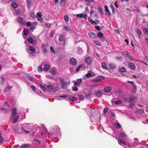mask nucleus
Returning a JSON list of instances; mask_svg holds the SVG:
<instances>
[{"instance_id": "bb28decb", "label": "nucleus", "mask_w": 148, "mask_h": 148, "mask_svg": "<svg viewBox=\"0 0 148 148\" xmlns=\"http://www.w3.org/2000/svg\"><path fill=\"white\" fill-rule=\"evenodd\" d=\"M102 94V92L101 91H99L95 94V95L97 97H100L101 96Z\"/></svg>"}, {"instance_id": "473e14b6", "label": "nucleus", "mask_w": 148, "mask_h": 148, "mask_svg": "<svg viewBox=\"0 0 148 148\" xmlns=\"http://www.w3.org/2000/svg\"><path fill=\"white\" fill-rule=\"evenodd\" d=\"M92 72L91 71H89L88 73L86 75V76L87 77H91L92 76L91 73Z\"/></svg>"}, {"instance_id": "b1692460", "label": "nucleus", "mask_w": 148, "mask_h": 148, "mask_svg": "<svg viewBox=\"0 0 148 148\" xmlns=\"http://www.w3.org/2000/svg\"><path fill=\"white\" fill-rule=\"evenodd\" d=\"M89 37L92 38H94L96 36V34L93 32H90L88 33Z\"/></svg>"}, {"instance_id": "f8f14e48", "label": "nucleus", "mask_w": 148, "mask_h": 148, "mask_svg": "<svg viewBox=\"0 0 148 148\" xmlns=\"http://www.w3.org/2000/svg\"><path fill=\"white\" fill-rule=\"evenodd\" d=\"M116 123H114V125L115 129H117L120 128L121 131L122 130V128H121V125L118 123L117 120H116Z\"/></svg>"}, {"instance_id": "4468645a", "label": "nucleus", "mask_w": 148, "mask_h": 148, "mask_svg": "<svg viewBox=\"0 0 148 148\" xmlns=\"http://www.w3.org/2000/svg\"><path fill=\"white\" fill-rule=\"evenodd\" d=\"M17 108L16 107L13 108L12 110V113L10 115L11 117H12V116H14L17 114L16 113Z\"/></svg>"}, {"instance_id": "c9c22d12", "label": "nucleus", "mask_w": 148, "mask_h": 148, "mask_svg": "<svg viewBox=\"0 0 148 148\" xmlns=\"http://www.w3.org/2000/svg\"><path fill=\"white\" fill-rule=\"evenodd\" d=\"M69 99L73 101H76L77 99V97H70L69 98Z\"/></svg>"}, {"instance_id": "49530a36", "label": "nucleus", "mask_w": 148, "mask_h": 148, "mask_svg": "<svg viewBox=\"0 0 148 148\" xmlns=\"http://www.w3.org/2000/svg\"><path fill=\"white\" fill-rule=\"evenodd\" d=\"M64 19L65 21L67 23L68 22L69 20V19L68 18V16L67 15H65L64 17Z\"/></svg>"}, {"instance_id": "6e6d98bb", "label": "nucleus", "mask_w": 148, "mask_h": 148, "mask_svg": "<svg viewBox=\"0 0 148 148\" xmlns=\"http://www.w3.org/2000/svg\"><path fill=\"white\" fill-rule=\"evenodd\" d=\"M76 15L77 17L80 18H82L83 16V14L81 13L79 14H76Z\"/></svg>"}, {"instance_id": "2f4dec72", "label": "nucleus", "mask_w": 148, "mask_h": 148, "mask_svg": "<svg viewBox=\"0 0 148 148\" xmlns=\"http://www.w3.org/2000/svg\"><path fill=\"white\" fill-rule=\"evenodd\" d=\"M56 68L55 67H53L50 71V72L53 75H54L56 73Z\"/></svg>"}, {"instance_id": "774afa93", "label": "nucleus", "mask_w": 148, "mask_h": 148, "mask_svg": "<svg viewBox=\"0 0 148 148\" xmlns=\"http://www.w3.org/2000/svg\"><path fill=\"white\" fill-rule=\"evenodd\" d=\"M64 29L66 30L67 31L70 30V29L68 27L64 25Z\"/></svg>"}, {"instance_id": "680f3d73", "label": "nucleus", "mask_w": 148, "mask_h": 148, "mask_svg": "<svg viewBox=\"0 0 148 148\" xmlns=\"http://www.w3.org/2000/svg\"><path fill=\"white\" fill-rule=\"evenodd\" d=\"M94 42L98 46H100V43L98 41L95 40L94 41Z\"/></svg>"}, {"instance_id": "0eeeda50", "label": "nucleus", "mask_w": 148, "mask_h": 148, "mask_svg": "<svg viewBox=\"0 0 148 148\" xmlns=\"http://www.w3.org/2000/svg\"><path fill=\"white\" fill-rule=\"evenodd\" d=\"M100 117L99 115H97V116H95V117L94 116L92 117V114L89 115V117L91 121L93 122L94 121L96 122H99L100 120Z\"/></svg>"}, {"instance_id": "e433bc0d", "label": "nucleus", "mask_w": 148, "mask_h": 148, "mask_svg": "<svg viewBox=\"0 0 148 148\" xmlns=\"http://www.w3.org/2000/svg\"><path fill=\"white\" fill-rule=\"evenodd\" d=\"M101 67L102 68L108 70V68L106 66V64L104 62H103L101 64Z\"/></svg>"}, {"instance_id": "5fc2aeb1", "label": "nucleus", "mask_w": 148, "mask_h": 148, "mask_svg": "<svg viewBox=\"0 0 148 148\" xmlns=\"http://www.w3.org/2000/svg\"><path fill=\"white\" fill-rule=\"evenodd\" d=\"M144 110L143 109H140L138 110V112L139 114H142L144 113Z\"/></svg>"}, {"instance_id": "a19ab883", "label": "nucleus", "mask_w": 148, "mask_h": 148, "mask_svg": "<svg viewBox=\"0 0 148 148\" xmlns=\"http://www.w3.org/2000/svg\"><path fill=\"white\" fill-rule=\"evenodd\" d=\"M122 103V101L120 100H117L114 101V103L115 105H118L121 104Z\"/></svg>"}, {"instance_id": "72a5a7b5", "label": "nucleus", "mask_w": 148, "mask_h": 148, "mask_svg": "<svg viewBox=\"0 0 148 148\" xmlns=\"http://www.w3.org/2000/svg\"><path fill=\"white\" fill-rule=\"evenodd\" d=\"M29 146V145L28 144H24L23 145H21L20 148H28Z\"/></svg>"}, {"instance_id": "e2e57ef3", "label": "nucleus", "mask_w": 148, "mask_h": 148, "mask_svg": "<svg viewBox=\"0 0 148 148\" xmlns=\"http://www.w3.org/2000/svg\"><path fill=\"white\" fill-rule=\"evenodd\" d=\"M21 130L22 131L25 132L26 134L29 133V132H30V131H29L27 130L24 129L23 128H22Z\"/></svg>"}, {"instance_id": "6e6552de", "label": "nucleus", "mask_w": 148, "mask_h": 148, "mask_svg": "<svg viewBox=\"0 0 148 148\" xmlns=\"http://www.w3.org/2000/svg\"><path fill=\"white\" fill-rule=\"evenodd\" d=\"M104 77L102 75H99L97 77L94 78L92 80V81L93 82H99L101 81L102 80L104 79Z\"/></svg>"}, {"instance_id": "f03ea898", "label": "nucleus", "mask_w": 148, "mask_h": 148, "mask_svg": "<svg viewBox=\"0 0 148 148\" xmlns=\"http://www.w3.org/2000/svg\"><path fill=\"white\" fill-rule=\"evenodd\" d=\"M61 133L60 128L57 125L53 126L51 129L49 133H48V138H49L53 139L58 138L60 136Z\"/></svg>"}, {"instance_id": "412c9836", "label": "nucleus", "mask_w": 148, "mask_h": 148, "mask_svg": "<svg viewBox=\"0 0 148 148\" xmlns=\"http://www.w3.org/2000/svg\"><path fill=\"white\" fill-rule=\"evenodd\" d=\"M109 67L110 70H113L116 69V65L113 64H109Z\"/></svg>"}, {"instance_id": "aec40b11", "label": "nucleus", "mask_w": 148, "mask_h": 148, "mask_svg": "<svg viewBox=\"0 0 148 148\" xmlns=\"http://www.w3.org/2000/svg\"><path fill=\"white\" fill-rule=\"evenodd\" d=\"M26 3L28 8L30 9V7L33 5V2L31 0H26Z\"/></svg>"}, {"instance_id": "de8ad7c7", "label": "nucleus", "mask_w": 148, "mask_h": 148, "mask_svg": "<svg viewBox=\"0 0 148 148\" xmlns=\"http://www.w3.org/2000/svg\"><path fill=\"white\" fill-rule=\"evenodd\" d=\"M108 110V108L107 107L105 108L103 110V112L104 115H106Z\"/></svg>"}, {"instance_id": "20e7f679", "label": "nucleus", "mask_w": 148, "mask_h": 148, "mask_svg": "<svg viewBox=\"0 0 148 148\" xmlns=\"http://www.w3.org/2000/svg\"><path fill=\"white\" fill-rule=\"evenodd\" d=\"M120 136L121 138H120L118 139V143L121 145L122 146H125L126 145V143L123 141V140H125L127 138V136L125 133L123 132H122L120 134Z\"/></svg>"}, {"instance_id": "a878e982", "label": "nucleus", "mask_w": 148, "mask_h": 148, "mask_svg": "<svg viewBox=\"0 0 148 148\" xmlns=\"http://www.w3.org/2000/svg\"><path fill=\"white\" fill-rule=\"evenodd\" d=\"M129 98L130 102H132L135 101L136 99V97L133 96H132Z\"/></svg>"}, {"instance_id": "f257e3e1", "label": "nucleus", "mask_w": 148, "mask_h": 148, "mask_svg": "<svg viewBox=\"0 0 148 148\" xmlns=\"http://www.w3.org/2000/svg\"><path fill=\"white\" fill-rule=\"evenodd\" d=\"M23 125L26 127V128H28L30 132L32 133H30L31 135L34 136L36 133V132L38 130L40 131V129L42 128L43 130L41 133V135L42 136L45 135L47 133V131L46 127L44 124H41L39 126L36 125H35L34 126H32V125L28 123H26L24 124Z\"/></svg>"}, {"instance_id": "052dcab7", "label": "nucleus", "mask_w": 148, "mask_h": 148, "mask_svg": "<svg viewBox=\"0 0 148 148\" xmlns=\"http://www.w3.org/2000/svg\"><path fill=\"white\" fill-rule=\"evenodd\" d=\"M4 140L3 138L1 136V133L0 132V143H1Z\"/></svg>"}, {"instance_id": "39448f33", "label": "nucleus", "mask_w": 148, "mask_h": 148, "mask_svg": "<svg viewBox=\"0 0 148 148\" xmlns=\"http://www.w3.org/2000/svg\"><path fill=\"white\" fill-rule=\"evenodd\" d=\"M56 81L60 80V82L62 83V89H65L66 88V86L67 84V82L65 81L64 79L60 78V77H57L56 79ZM56 82H58L56 81Z\"/></svg>"}, {"instance_id": "4be33fe9", "label": "nucleus", "mask_w": 148, "mask_h": 148, "mask_svg": "<svg viewBox=\"0 0 148 148\" xmlns=\"http://www.w3.org/2000/svg\"><path fill=\"white\" fill-rule=\"evenodd\" d=\"M128 66L131 69L134 70L135 69L136 66L133 63H129L128 64Z\"/></svg>"}, {"instance_id": "6ab92c4d", "label": "nucleus", "mask_w": 148, "mask_h": 148, "mask_svg": "<svg viewBox=\"0 0 148 148\" xmlns=\"http://www.w3.org/2000/svg\"><path fill=\"white\" fill-rule=\"evenodd\" d=\"M85 62L87 65L90 64L92 62V60L90 57H88L86 58L85 60Z\"/></svg>"}, {"instance_id": "09e8293b", "label": "nucleus", "mask_w": 148, "mask_h": 148, "mask_svg": "<svg viewBox=\"0 0 148 148\" xmlns=\"http://www.w3.org/2000/svg\"><path fill=\"white\" fill-rule=\"evenodd\" d=\"M65 1L66 0H60V5L61 6L64 5Z\"/></svg>"}, {"instance_id": "c85d7f7f", "label": "nucleus", "mask_w": 148, "mask_h": 148, "mask_svg": "<svg viewBox=\"0 0 148 148\" xmlns=\"http://www.w3.org/2000/svg\"><path fill=\"white\" fill-rule=\"evenodd\" d=\"M12 88V87L9 86H8L5 87L4 90V92H7L10 91Z\"/></svg>"}, {"instance_id": "58836bf2", "label": "nucleus", "mask_w": 148, "mask_h": 148, "mask_svg": "<svg viewBox=\"0 0 148 148\" xmlns=\"http://www.w3.org/2000/svg\"><path fill=\"white\" fill-rule=\"evenodd\" d=\"M88 20L92 24H95L96 25V23L93 21L92 19H90V18L88 17Z\"/></svg>"}, {"instance_id": "f704fd0d", "label": "nucleus", "mask_w": 148, "mask_h": 148, "mask_svg": "<svg viewBox=\"0 0 148 148\" xmlns=\"http://www.w3.org/2000/svg\"><path fill=\"white\" fill-rule=\"evenodd\" d=\"M64 37L62 35H60L59 37V41L60 42H62L64 40Z\"/></svg>"}, {"instance_id": "69168bd1", "label": "nucleus", "mask_w": 148, "mask_h": 148, "mask_svg": "<svg viewBox=\"0 0 148 148\" xmlns=\"http://www.w3.org/2000/svg\"><path fill=\"white\" fill-rule=\"evenodd\" d=\"M137 32L139 35H140L142 34V32L139 29H137Z\"/></svg>"}, {"instance_id": "0e129e2a", "label": "nucleus", "mask_w": 148, "mask_h": 148, "mask_svg": "<svg viewBox=\"0 0 148 148\" xmlns=\"http://www.w3.org/2000/svg\"><path fill=\"white\" fill-rule=\"evenodd\" d=\"M31 16L32 17H35L36 15L34 12H32L30 13Z\"/></svg>"}, {"instance_id": "c756f323", "label": "nucleus", "mask_w": 148, "mask_h": 148, "mask_svg": "<svg viewBox=\"0 0 148 148\" xmlns=\"http://www.w3.org/2000/svg\"><path fill=\"white\" fill-rule=\"evenodd\" d=\"M118 70L120 73L124 72L126 71V69L124 67H122L120 69H118Z\"/></svg>"}, {"instance_id": "1a4fd4ad", "label": "nucleus", "mask_w": 148, "mask_h": 148, "mask_svg": "<svg viewBox=\"0 0 148 148\" xmlns=\"http://www.w3.org/2000/svg\"><path fill=\"white\" fill-rule=\"evenodd\" d=\"M34 41L33 39L31 37L28 38L27 40H26L24 43L27 45H28V43L30 44H32Z\"/></svg>"}, {"instance_id": "37998d69", "label": "nucleus", "mask_w": 148, "mask_h": 148, "mask_svg": "<svg viewBox=\"0 0 148 148\" xmlns=\"http://www.w3.org/2000/svg\"><path fill=\"white\" fill-rule=\"evenodd\" d=\"M92 111L91 109L90 108H88L86 110V112L88 115H89V114L91 113Z\"/></svg>"}, {"instance_id": "dca6fc26", "label": "nucleus", "mask_w": 148, "mask_h": 148, "mask_svg": "<svg viewBox=\"0 0 148 148\" xmlns=\"http://www.w3.org/2000/svg\"><path fill=\"white\" fill-rule=\"evenodd\" d=\"M37 25V23L35 22H33L32 25L30 26V29L31 30L33 31L36 28V26Z\"/></svg>"}, {"instance_id": "13d9d810", "label": "nucleus", "mask_w": 148, "mask_h": 148, "mask_svg": "<svg viewBox=\"0 0 148 148\" xmlns=\"http://www.w3.org/2000/svg\"><path fill=\"white\" fill-rule=\"evenodd\" d=\"M72 90L74 91H77L78 90V88L76 86L75 87H73L72 88Z\"/></svg>"}, {"instance_id": "8fccbe9b", "label": "nucleus", "mask_w": 148, "mask_h": 148, "mask_svg": "<svg viewBox=\"0 0 148 148\" xmlns=\"http://www.w3.org/2000/svg\"><path fill=\"white\" fill-rule=\"evenodd\" d=\"M26 77L29 80L31 81H32L33 80V77L29 75H26Z\"/></svg>"}, {"instance_id": "a18cd8bd", "label": "nucleus", "mask_w": 148, "mask_h": 148, "mask_svg": "<svg viewBox=\"0 0 148 148\" xmlns=\"http://www.w3.org/2000/svg\"><path fill=\"white\" fill-rule=\"evenodd\" d=\"M144 33L146 35H148V29L144 28L143 30Z\"/></svg>"}, {"instance_id": "7c9ffc66", "label": "nucleus", "mask_w": 148, "mask_h": 148, "mask_svg": "<svg viewBox=\"0 0 148 148\" xmlns=\"http://www.w3.org/2000/svg\"><path fill=\"white\" fill-rule=\"evenodd\" d=\"M97 36L99 38H102L103 36V34L101 32H99L98 33Z\"/></svg>"}, {"instance_id": "3c124183", "label": "nucleus", "mask_w": 148, "mask_h": 148, "mask_svg": "<svg viewBox=\"0 0 148 148\" xmlns=\"http://www.w3.org/2000/svg\"><path fill=\"white\" fill-rule=\"evenodd\" d=\"M1 84H3L4 82L5 81V78L4 77H1Z\"/></svg>"}, {"instance_id": "393cba45", "label": "nucleus", "mask_w": 148, "mask_h": 148, "mask_svg": "<svg viewBox=\"0 0 148 148\" xmlns=\"http://www.w3.org/2000/svg\"><path fill=\"white\" fill-rule=\"evenodd\" d=\"M41 143V141L37 139H35L34 141L33 144L34 145L40 144Z\"/></svg>"}, {"instance_id": "9d476101", "label": "nucleus", "mask_w": 148, "mask_h": 148, "mask_svg": "<svg viewBox=\"0 0 148 148\" xmlns=\"http://www.w3.org/2000/svg\"><path fill=\"white\" fill-rule=\"evenodd\" d=\"M82 82V80L81 79H78L77 81H74V86H79Z\"/></svg>"}, {"instance_id": "c03bdc74", "label": "nucleus", "mask_w": 148, "mask_h": 148, "mask_svg": "<svg viewBox=\"0 0 148 148\" xmlns=\"http://www.w3.org/2000/svg\"><path fill=\"white\" fill-rule=\"evenodd\" d=\"M12 5L13 8H15L17 7V4L16 2H14L12 3Z\"/></svg>"}, {"instance_id": "5701e85b", "label": "nucleus", "mask_w": 148, "mask_h": 148, "mask_svg": "<svg viewBox=\"0 0 148 148\" xmlns=\"http://www.w3.org/2000/svg\"><path fill=\"white\" fill-rule=\"evenodd\" d=\"M111 89L112 88L111 87L106 86L104 88V90L106 92H110Z\"/></svg>"}, {"instance_id": "7ed1b4c3", "label": "nucleus", "mask_w": 148, "mask_h": 148, "mask_svg": "<svg viewBox=\"0 0 148 148\" xmlns=\"http://www.w3.org/2000/svg\"><path fill=\"white\" fill-rule=\"evenodd\" d=\"M53 85H47L40 84V86L42 90L45 92L47 91H52L53 92H56L58 90V87L57 86L55 85V84H53Z\"/></svg>"}, {"instance_id": "cd10ccee", "label": "nucleus", "mask_w": 148, "mask_h": 148, "mask_svg": "<svg viewBox=\"0 0 148 148\" xmlns=\"http://www.w3.org/2000/svg\"><path fill=\"white\" fill-rule=\"evenodd\" d=\"M44 67L43 70L45 71H47L49 68L50 67L49 65L45 64H43Z\"/></svg>"}, {"instance_id": "4d7b16f0", "label": "nucleus", "mask_w": 148, "mask_h": 148, "mask_svg": "<svg viewBox=\"0 0 148 148\" xmlns=\"http://www.w3.org/2000/svg\"><path fill=\"white\" fill-rule=\"evenodd\" d=\"M110 7H111L112 9V13L113 14H114L115 13V10L114 8L112 5H110Z\"/></svg>"}, {"instance_id": "864d4df0", "label": "nucleus", "mask_w": 148, "mask_h": 148, "mask_svg": "<svg viewBox=\"0 0 148 148\" xmlns=\"http://www.w3.org/2000/svg\"><path fill=\"white\" fill-rule=\"evenodd\" d=\"M42 15L40 12H39L37 13V17H41Z\"/></svg>"}, {"instance_id": "ea45409f", "label": "nucleus", "mask_w": 148, "mask_h": 148, "mask_svg": "<svg viewBox=\"0 0 148 148\" xmlns=\"http://www.w3.org/2000/svg\"><path fill=\"white\" fill-rule=\"evenodd\" d=\"M43 65V63H42L41 65L39 66L38 67V71L39 72H41L42 70V66Z\"/></svg>"}, {"instance_id": "423d86ee", "label": "nucleus", "mask_w": 148, "mask_h": 148, "mask_svg": "<svg viewBox=\"0 0 148 148\" xmlns=\"http://www.w3.org/2000/svg\"><path fill=\"white\" fill-rule=\"evenodd\" d=\"M10 107V104L8 102H5V105L3 107L0 108V111H3L5 113L7 112Z\"/></svg>"}, {"instance_id": "f3484780", "label": "nucleus", "mask_w": 148, "mask_h": 148, "mask_svg": "<svg viewBox=\"0 0 148 148\" xmlns=\"http://www.w3.org/2000/svg\"><path fill=\"white\" fill-rule=\"evenodd\" d=\"M20 117V116L19 115H17L16 116L14 115L12 116V117H11L12 119L14 121H13V123H16L18 120V119Z\"/></svg>"}, {"instance_id": "603ef678", "label": "nucleus", "mask_w": 148, "mask_h": 148, "mask_svg": "<svg viewBox=\"0 0 148 148\" xmlns=\"http://www.w3.org/2000/svg\"><path fill=\"white\" fill-rule=\"evenodd\" d=\"M105 12L107 15H108L109 16H111V14L109 9L105 10Z\"/></svg>"}, {"instance_id": "4c0bfd02", "label": "nucleus", "mask_w": 148, "mask_h": 148, "mask_svg": "<svg viewBox=\"0 0 148 148\" xmlns=\"http://www.w3.org/2000/svg\"><path fill=\"white\" fill-rule=\"evenodd\" d=\"M84 65L81 64L79 65L76 69L75 70V71L77 72H78L80 70L81 67H82Z\"/></svg>"}, {"instance_id": "9b49d317", "label": "nucleus", "mask_w": 148, "mask_h": 148, "mask_svg": "<svg viewBox=\"0 0 148 148\" xmlns=\"http://www.w3.org/2000/svg\"><path fill=\"white\" fill-rule=\"evenodd\" d=\"M70 62L71 64L73 66H75L76 64L77 61L75 58H70Z\"/></svg>"}, {"instance_id": "2eb2a0df", "label": "nucleus", "mask_w": 148, "mask_h": 148, "mask_svg": "<svg viewBox=\"0 0 148 148\" xmlns=\"http://www.w3.org/2000/svg\"><path fill=\"white\" fill-rule=\"evenodd\" d=\"M17 21L20 23L21 24L25 25V23L23 21V20L22 18L21 17H18L17 19Z\"/></svg>"}, {"instance_id": "a211bd4d", "label": "nucleus", "mask_w": 148, "mask_h": 148, "mask_svg": "<svg viewBox=\"0 0 148 148\" xmlns=\"http://www.w3.org/2000/svg\"><path fill=\"white\" fill-rule=\"evenodd\" d=\"M29 51H31V52H28V51H27V52L30 53V54L29 55V56H31V53H34L35 52L36 49H35L32 46H29Z\"/></svg>"}, {"instance_id": "338daca9", "label": "nucleus", "mask_w": 148, "mask_h": 148, "mask_svg": "<svg viewBox=\"0 0 148 148\" xmlns=\"http://www.w3.org/2000/svg\"><path fill=\"white\" fill-rule=\"evenodd\" d=\"M110 115L112 116L113 117V118H115V115L112 112H111L110 113Z\"/></svg>"}, {"instance_id": "bf43d9fd", "label": "nucleus", "mask_w": 148, "mask_h": 148, "mask_svg": "<svg viewBox=\"0 0 148 148\" xmlns=\"http://www.w3.org/2000/svg\"><path fill=\"white\" fill-rule=\"evenodd\" d=\"M124 101L125 102H130V98H126L124 99Z\"/></svg>"}, {"instance_id": "79ce46f5", "label": "nucleus", "mask_w": 148, "mask_h": 148, "mask_svg": "<svg viewBox=\"0 0 148 148\" xmlns=\"http://www.w3.org/2000/svg\"><path fill=\"white\" fill-rule=\"evenodd\" d=\"M123 53L124 54L125 56L127 58V56H128L130 55L129 53L127 51H124Z\"/></svg>"}, {"instance_id": "ddd939ff", "label": "nucleus", "mask_w": 148, "mask_h": 148, "mask_svg": "<svg viewBox=\"0 0 148 148\" xmlns=\"http://www.w3.org/2000/svg\"><path fill=\"white\" fill-rule=\"evenodd\" d=\"M28 31L27 29H25L23 32V36L24 39H26L27 38L26 36L28 35Z\"/></svg>"}]
</instances>
